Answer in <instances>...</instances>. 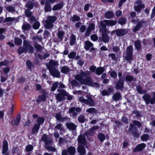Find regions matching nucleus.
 Instances as JSON below:
<instances>
[{
  "mask_svg": "<svg viewBox=\"0 0 155 155\" xmlns=\"http://www.w3.org/2000/svg\"><path fill=\"white\" fill-rule=\"evenodd\" d=\"M58 65L57 61L53 60L50 61L48 64H46L47 68L49 70L51 75L57 78H59L60 76V72L55 67Z\"/></svg>",
  "mask_w": 155,
  "mask_h": 155,
  "instance_id": "obj_1",
  "label": "nucleus"
},
{
  "mask_svg": "<svg viewBox=\"0 0 155 155\" xmlns=\"http://www.w3.org/2000/svg\"><path fill=\"white\" fill-rule=\"evenodd\" d=\"M133 123V124L130 123V124L127 134H132L134 137L138 138L140 135L135 126L140 128L142 127V124L139 121L136 120H134Z\"/></svg>",
  "mask_w": 155,
  "mask_h": 155,
  "instance_id": "obj_2",
  "label": "nucleus"
},
{
  "mask_svg": "<svg viewBox=\"0 0 155 155\" xmlns=\"http://www.w3.org/2000/svg\"><path fill=\"white\" fill-rule=\"evenodd\" d=\"M90 72L87 71L86 72L82 71L80 74H76L75 76V79L78 81L81 84H86L87 80H89L90 77H87L89 75Z\"/></svg>",
  "mask_w": 155,
  "mask_h": 155,
  "instance_id": "obj_3",
  "label": "nucleus"
},
{
  "mask_svg": "<svg viewBox=\"0 0 155 155\" xmlns=\"http://www.w3.org/2000/svg\"><path fill=\"white\" fill-rule=\"evenodd\" d=\"M24 47H20L18 49V53L21 55L24 52L26 53L28 51L29 53L32 54L34 52V48L26 40L23 41Z\"/></svg>",
  "mask_w": 155,
  "mask_h": 155,
  "instance_id": "obj_4",
  "label": "nucleus"
},
{
  "mask_svg": "<svg viewBox=\"0 0 155 155\" xmlns=\"http://www.w3.org/2000/svg\"><path fill=\"white\" fill-rule=\"evenodd\" d=\"M57 19L56 17L55 16H49L47 17V19L45 21V24L44 27L47 29H51L53 27V23H54Z\"/></svg>",
  "mask_w": 155,
  "mask_h": 155,
  "instance_id": "obj_5",
  "label": "nucleus"
},
{
  "mask_svg": "<svg viewBox=\"0 0 155 155\" xmlns=\"http://www.w3.org/2000/svg\"><path fill=\"white\" fill-rule=\"evenodd\" d=\"M57 91L59 92L56 96V98L57 100L59 101H61L66 99L65 96H68V93L64 89L58 88Z\"/></svg>",
  "mask_w": 155,
  "mask_h": 155,
  "instance_id": "obj_6",
  "label": "nucleus"
},
{
  "mask_svg": "<svg viewBox=\"0 0 155 155\" xmlns=\"http://www.w3.org/2000/svg\"><path fill=\"white\" fill-rule=\"evenodd\" d=\"M133 49L132 46L130 45L127 47L125 59L130 64L131 63V61L133 60Z\"/></svg>",
  "mask_w": 155,
  "mask_h": 155,
  "instance_id": "obj_7",
  "label": "nucleus"
},
{
  "mask_svg": "<svg viewBox=\"0 0 155 155\" xmlns=\"http://www.w3.org/2000/svg\"><path fill=\"white\" fill-rule=\"evenodd\" d=\"M142 98L146 104L150 103L153 105L155 104V92L153 93L152 97L149 94H146L142 97Z\"/></svg>",
  "mask_w": 155,
  "mask_h": 155,
  "instance_id": "obj_8",
  "label": "nucleus"
},
{
  "mask_svg": "<svg viewBox=\"0 0 155 155\" xmlns=\"http://www.w3.org/2000/svg\"><path fill=\"white\" fill-rule=\"evenodd\" d=\"M76 153V149L74 146L69 147L67 150L64 149L62 150V155H75Z\"/></svg>",
  "mask_w": 155,
  "mask_h": 155,
  "instance_id": "obj_9",
  "label": "nucleus"
},
{
  "mask_svg": "<svg viewBox=\"0 0 155 155\" xmlns=\"http://www.w3.org/2000/svg\"><path fill=\"white\" fill-rule=\"evenodd\" d=\"M127 31L126 29L120 28L116 29L111 31L112 34L115 33L117 37H121L127 34Z\"/></svg>",
  "mask_w": 155,
  "mask_h": 155,
  "instance_id": "obj_10",
  "label": "nucleus"
},
{
  "mask_svg": "<svg viewBox=\"0 0 155 155\" xmlns=\"http://www.w3.org/2000/svg\"><path fill=\"white\" fill-rule=\"evenodd\" d=\"M94 45L89 40H87L84 41V48L87 50H90L91 51H95V48L93 47Z\"/></svg>",
  "mask_w": 155,
  "mask_h": 155,
  "instance_id": "obj_11",
  "label": "nucleus"
},
{
  "mask_svg": "<svg viewBox=\"0 0 155 155\" xmlns=\"http://www.w3.org/2000/svg\"><path fill=\"white\" fill-rule=\"evenodd\" d=\"M95 25L93 23H89L86 31L85 32L84 36L85 37H88L91 34V31L94 30Z\"/></svg>",
  "mask_w": 155,
  "mask_h": 155,
  "instance_id": "obj_12",
  "label": "nucleus"
},
{
  "mask_svg": "<svg viewBox=\"0 0 155 155\" xmlns=\"http://www.w3.org/2000/svg\"><path fill=\"white\" fill-rule=\"evenodd\" d=\"M146 23V21L143 20L138 22L133 29V32H136L139 31L144 26L143 25L145 24Z\"/></svg>",
  "mask_w": 155,
  "mask_h": 155,
  "instance_id": "obj_13",
  "label": "nucleus"
},
{
  "mask_svg": "<svg viewBox=\"0 0 155 155\" xmlns=\"http://www.w3.org/2000/svg\"><path fill=\"white\" fill-rule=\"evenodd\" d=\"M146 144L144 143H141L137 145L133 150L134 153L141 152L145 148Z\"/></svg>",
  "mask_w": 155,
  "mask_h": 155,
  "instance_id": "obj_14",
  "label": "nucleus"
},
{
  "mask_svg": "<svg viewBox=\"0 0 155 155\" xmlns=\"http://www.w3.org/2000/svg\"><path fill=\"white\" fill-rule=\"evenodd\" d=\"M81 111V109L79 107H72L70 108L69 110V113L72 114L74 116H77L78 113L80 112Z\"/></svg>",
  "mask_w": 155,
  "mask_h": 155,
  "instance_id": "obj_15",
  "label": "nucleus"
},
{
  "mask_svg": "<svg viewBox=\"0 0 155 155\" xmlns=\"http://www.w3.org/2000/svg\"><path fill=\"white\" fill-rule=\"evenodd\" d=\"M107 20L101 21L100 22L101 27L100 28L99 31L101 32H107L108 31L107 28L106 26L107 25Z\"/></svg>",
  "mask_w": 155,
  "mask_h": 155,
  "instance_id": "obj_16",
  "label": "nucleus"
},
{
  "mask_svg": "<svg viewBox=\"0 0 155 155\" xmlns=\"http://www.w3.org/2000/svg\"><path fill=\"white\" fill-rule=\"evenodd\" d=\"M124 79L122 78H120L116 83L115 88L117 89L121 90L124 88Z\"/></svg>",
  "mask_w": 155,
  "mask_h": 155,
  "instance_id": "obj_17",
  "label": "nucleus"
},
{
  "mask_svg": "<svg viewBox=\"0 0 155 155\" xmlns=\"http://www.w3.org/2000/svg\"><path fill=\"white\" fill-rule=\"evenodd\" d=\"M86 97L87 99H85L83 103L87 105L88 104L91 106H94V103L91 96L87 95L86 96Z\"/></svg>",
  "mask_w": 155,
  "mask_h": 155,
  "instance_id": "obj_18",
  "label": "nucleus"
},
{
  "mask_svg": "<svg viewBox=\"0 0 155 155\" xmlns=\"http://www.w3.org/2000/svg\"><path fill=\"white\" fill-rule=\"evenodd\" d=\"M85 135H80L78 138V142L81 144L85 145L87 143V141Z\"/></svg>",
  "mask_w": 155,
  "mask_h": 155,
  "instance_id": "obj_19",
  "label": "nucleus"
},
{
  "mask_svg": "<svg viewBox=\"0 0 155 155\" xmlns=\"http://www.w3.org/2000/svg\"><path fill=\"white\" fill-rule=\"evenodd\" d=\"M87 83L86 85L91 86L93 87L98 88L100 87L99 84L97 82H93L91 78L90 77L89 80H87Z\"/></svg>",
  "mask_w": 155,
  "mask_h": 155,
  "instance_id": "obj_20",
  "label": "nucleus"
},
{
  "mask_svg": "<svg viewBox=\"0 0 155 155\" xmlns=\"http://www.w3.org/2000/svg\"><path fill=\"white\" fill-rule=\"evenodd\" d=\"M102 33L101 36L102 41L105 43H108L110 40V37L107 34L108 31L107 32H101Z\"/></svg>",
  "mask_w": 155,
  "mask_h": 155,
  "instance_id": "obj_21",
  "label": "nucleus"
},
{
  "mask_svg": "<svg viewBox=\"0 0 155 155\" xmlns=\"http://www.w3.org/2000/svg\"><path fill=\"white\" fill-rule=\"evenodd\" d=\"M8 143L6 140H4L3 142V150L2 153L3 154H5L8 150Z\"/></svg>",
  "mask_w": 155,
  "mask_h": 155,
  "instance_id": "obj_22",
  "label": "nucleus"
},
{
  "mask_svg": "<svg viewBox=\"0 0 155 155\" xmlns=\"http://www.w3.org/2000/svg\"><path fill=\"white\" fill-rule=\"evenodd\" d=\"M67 128L69 130L74 131L76 129L77 126L74 123L72 122L67 123L66 124Z\"/></svg>",
  "mask_w": 155,
  "mask_h": 155,
  "instance_id": "obj_23",
  "label": "nucleus"
},
{
  "mask_svg": "<svg viewBox=\"0 0 155 155\" xmlns=\"http://www.w3.org/2000/svg\"><path fill=\"white\" fill-rule=\"evenodd\" d=\"M64 5L63 2H61L58 4L54 5L52 9L54 11L60 9L63 7Z\"/></svg>",
  "mask_w": 155,
  "mask_h": 155,
  "instance_id": "obj_24",
  "label": "nucleus"
},
{
  "mask_svg": "<svg viewBox=\"0 0 155 155\" xmlns=\"http://www.w3.org/2000/svg\"><path fill=\"white\" fill-rule=\"evenodd\" d=\"M21 120V118L20 115H18L17 116L16 120L14 119L11 121V123L12 125L13 126H18L20 121Z\"/></svg>",
  "mask_w": 155,
  "mask_h": 155,
  "instance_id": "obj_25",
  "label": "nucleus"
},
{
  "mask_svg": "<svg viewBox=\"0 0 155 155\" xmlns=\"http://www.w3.org/2000/svg\"><path fill=\"white\" fill-rule=\"evenodd\" d=\"M125 80L127 82H131L132 81L135 82L137 81V80L136 77L134 78L132 76L127 75L126 76Z\"/></svg>",
  "mask_w": 155,
  "mask_h": 155,
  "instance_id": "obj_26",
  "label": "nucleus"
},
{
  "mask_svg": "<svg viewBox=\"0 0 155 155\" xmlns=\"http://www.w3.org/2000/svg\"><path fill=\"white\" fill-rule=\"evenodd\" d=\"M41 140L45 142V146L51 143V141L48 140V136L46 134H43L41 138Z\"/></svg>",
  "mask_w": 155,
  "mask_h": 155,
  "instance_id": "obj_27",
  "label": "nucleus"
},
{
  "mask_svg": "<svg viewBox=\"0 0 155 155\" xmlns=\"http://www.w3.org/2000/svg\"><path fill=\"white\" fill-rule=\"evenodd\" d=\"M70 45H73L76 43V37L75 35L74 34H72L71 35V37H70Z\"/></svg>",
  "mask_w": 155,
  "mask_h": 155,
  "instance_id": "obj_28",
  "label": "nucleus"
},
{
  "mask_svg": "<svg viewBox=\"0 0 155 155\" xmlns=\"http://www.w3.org/2000/svg\"><path fill=\"white\" fill-rule=\"evenodd\" d=\"M40 126L35 124L32 129L31 133L34 134H37L39 131Z\"/></svg>",
  "mask_w": 155,
  "mask_h": 155,
  "instance_id": "obj_29",
  "label": "nucleus"
},
{
  "mask_svg": "<svg viewBox=\"0 0 155 155\" xmlns=\"http://www.w3.org/2000/svg\"><path fill=\"white\" fill-rule=\"evenodd\" d=\"M84 145H80L78 146L77 151L78 153H86V150Z\"/></svg>",
  "mask_w": 155,
  "mask_h": 155,
  "instance_id": "obj_30",
  "label": "nucleus"
},
{
  "mask_svg": "<svg viewBox=\"0 0 155 155\" xmlns=\"http://www.w3.org/2000/svg\"><path fill=\"white\" fill-rule=\"evenodd\" d=\"M105 71V68L104 67H99L97 68L95 74L99 75L102 74Z\"/></svg>",
  "mask_w": 155,
  "mask_h": 155,
  "instance_id": "obj_31",
  "label": "nucleus"
},
{
  "mask_svg": "<svg viewBox=\"0 0 155 155\" xmlns=\"http://www.w3.org/2000/svg\"><path fill=\"white\" fill-rule=\"evenodd\" d=\"M26 65L27 69L31 71L32 68L35 67L34 64L31 61V60L28 59L26 61Z\"/></svg>",
  "mask_w": 155,
  "mask_h": 155,
  "instance_id": "obj_32",
  "label": "nucleus"
},
{
  "mask_svg": "<svg viewBox=\"0 0 155 155\" xmlns=\"http://www.w3.org/2000/svg\"><path fill=\"white\" fill-rule=\"evenodd\" d=\"M134 46L138 51H140L141 49V41L140 40L138 39L134 43Z\"/></svg>",
  "mask_w": 155,
  "mask_h": 155,
  "instance_id": "obj_33",
  "label": "nucleus"
},
{
  "mask_svg": "<svg viewBox=\"0 0 155 155\" xmlns=\"http://www.w3.org/2000/svg\"><path fill=\"white\" fill-rule=\"evenodd\" d=\"M64 34L65 33L64 31L58 30L57 34L58 39H59L61 41H62L63 40Z\"/></svg>",
  "mask_w": 155,
  "mask_h": 155,
  "instance_id": "obj_34",
  "label": "nucleus"
},
{
  "mask_svg": "<svg viewBox=\"0 0 155 155\" xmlns=\"http://www.w3.org/2000/svg\"><path fill=\"white\" fill-rule=\"evenodd\" d=\"M46 100V95L45 94L39 95L38 97V99L36 100L37 102L40 103L41 101H45Z\"/></svg>",
  "mask_w": 155,
  "mask_h": 155,
  "instance_id": "obj_35",
  "label": "nucleus"
},
{
  "mask_svg": "<svg viewBox=\"0 0 155 155\" xmlns=\"http://www.w3.org/2000/svg\"><path fill=\"white\" fill-rule=\"evenodd\" d=\"M145 6L142 5H137L134 6V10L137 13L141 12L142 9L145 7Z\"/></svg>",
  "mask_w": 155,
  "mask_h": 155,
  "instance_id": "obj_36",
  "label": "nucleus"
},
{
  "mask_svg": "<svg viewBox=\"0 0 155 155\" xmlns=\"http://www.w3.org/2000/svg\"><path fill=\"white\" fill-rule=\"evenodd\" d=\"M97 138L101 142H103L105 140V136L103 133L100 132L98 134Z\"/></svg>",
  "mask_w": 155,
  "mask_h": 155,
  "instance_id": "obj_37",
  "label": "nucleus"
},
{
  "mask_svg": "<svg viewBox=\"0 0 155 155\" xmlns=\"http://www.w3.org/2000/svg\"><path fill=\"white\" fill-rule=\"evenodd\" d=\"M121 97V95L119 92L115 93L113 96V98L115 101H119Z\"/></svg>",
  "mask_w": 155,
  "mask_h": 155,
  "instance_id": "obj_38",
  "label": "nucleus"
},
{
  "mask_svg": "<svg viewBox=\"0 0 155 155\" xmlns=\"http://www.w3.org/2000/svg\"><path fill=\"white\" fill-rule=\"evenodd\" d=\"M37 122L36 124L40 126L42 125L45 121V118L43 117H38L36 120Z\"/></svg>",
  "mask_w": 155,
  "mask_h": 155,
  "instance_id": "obj_39",
  "label": "nucleus"
},
{
  "mask_svg": "<svg viewBox=\"0 0 155 155\" xmlns=\"http://www.w3.org/2000/svg\"><path fill=\"white\" fill-rule=\"evenodd\" d=\"M114 14L112 12H106L104 15V17L106 18L110 19L114 17Z\"/></svg>",
  "mask_w": 155,
  "mask_h": 155,
  "instance_id": "obj_40",
  "label": "nucleus"
},
{
  "mask_svg": "<svg viewBox=\"0 0 155 155\" xmlns=\"http://www.w3.org/2000/svg\"><path fill=\"white\" fill-rule=\"evenodd\" d=\"M32 39L33 40V42L35 44H36V43H37V42L36 41L37 39H38L40 42H41L42 40V38L41 36L36 35L32 37Z\"/></svg>",
  "mask_w": 155,
  "mask_h": 155,
  "instance_id": "obj_41",
  "label": "nucleus"
},
{
  "mask_svg": "<svg viewBox=\"0 0 155 155\" xmlns=\"http://www.w3.org/2000/svg\"><path fill=\"white\" fill-rule=\"evenodd\" d=\"M126 19L124 17H121L118 20V23L121 25H124L126 24Z\"/></svg>",
  "mask_w": 155,
  "mask_h": 155,
  "instance_id": "obj_42",
  "label": "nucleus"
},
{
  "mask_svg": "<svg viewBox=\"0 0 155 155\" xmlns=\"http://www.w3.org/2000/svg\"><path fill=\"white\" fill-rule=\"evenodd\" d=\"M94 132L91 128L84 133V135L87 138L88 136L93 137L94 135Z\"/></svg>",
  "mask_w": 155,
  "mask_h": 155,
  "instance_id": "obj_43",
  "label": "nucleus"
},
{
  "mask_svg": "<svg viewBox=\"0 0 155 155\" xmlns=\"http://www.w3.org/2000/svg\"><path fill=\"white\" fill-rule=\"evenodd\" d=\"M45 11L46 12H51V6L50 4L48 2L45 3Z\"/></svg>",
  "mask_w": 155,
  "mask_h": 155,
  "instance_id": "obj_44",
  "label": "nucleus"
},
{
  "mask_svg": "<svg viewBox=\"0 0 155 155\" xmlns=\"http://www.w3.org/2000/svg\"><path fill=\"white\" fill-rule=\"evenodd\" d=\"M106 21L107 22V25L109 26H112L114 25L117 22V21L113 20H107Z\"/></svg>",
  "mask_w": 155,
  "mask_h": 155,
  "instance_id": "obj_45",
  "label": "nucleus"
},
{
  "mask_svg": "<svg viewBox=\"0 0 155 155\" xmlns=\"http://www.w3.org/2000/svg\"><path fill=\"white\" fill-rule=\"evenodd\" d=\"M34 4L31 1H28L26 5V6L30 10L32 9L34 7Z\"/></svg>",
  "mask_w": 155,
  "mask_h": 155,
  "instance_id": "obj_46",
  "label": "nucleus"
},
{
  "mask_svg": "<svg viewBox=\"0 0 155 155\" xmlns=\"http://www.w3.org/2000/svg\"><path fill=\"white\" fill-rule=\"evenodd\" d=\"M136 89L138 93L140 94H143L146 92V91L143 90L142 87L140 85L137 86Z\"/></svg>",
  "mask_w": 155,
  "mask_h": 155,
  "instance_id": "obj_47",
  "label": "nucleus"
},
{
  "mask_svg": "<svg viewBox=\"0 0 155 155\" xmlns=\"http://www.w3.org/2000/svg\"><path fill=\"white\" fill-rule=\"evenodd\" d=\"M31 26L27 22H26L25 24H23L22 27V29L24 31L29 30Z\"/></svg>",
  "mask_w": 155,
  "mask_h": 155,
  "instance_id": "obj_48",
  "label": "nucleus"
},
{
  "mask_svg": "<svg viewBox=\"0 0 155 155\" xmlns=\"http://www.w3.org/2000/svg\"><path fill=\"white\" fill-rule=\"evenodd\" d=\"M140 138L142 141H147L150 139V136L147 134H144L141 136Z\"/></svg>",
  "mask_w": 155,
  "mask_h": 155,
  "instance_id": "obj_49",
  "label": "nucleus"
},
{
  "mask_svg": "<svg viewBox=\"0 0 155 155\" xmlns=\"http://www.w3.org/2000/svg\"><path fill=\"white\" fill-rule=\"evenodd\" d=\"M80 20V17L76 15H73V16L70 18V20L72 22L79 21Z\"/></svg>",
  "mask_w": 155,
  "mask_h": 155,
  "instance_id": "obj_50",
  "label": "nucleus"
},
{
  "mask_svg": "<svg viewBox=\"0 0 155 155\" xmlns=\"http://www.w3.org/2000/svg\"><path fill=\"white\" fill-rule=\"evenodd\" d=\"M78 121L81 123H83L85 121V117L84 115L81 114L78 118Z\"/></svg>",
  "mask_w": 155,
  "mask_h": 155,
  "instance_id": "obj_51",
  "label": "nucleus"
},
{
  "mask_svg": "<svg viewBox=\"0 0 155 155\" xmlns=\"http://www.w3.org/2000/svg\"><path fill=\"white\" fill-rule=\"evenodd\" d=\"M69 71V68L67 66H64L61 68V72L64 74H66Z\"/></svg>",
  "mask_w": 155,
  "mask_h": 155,
  "instance_id": "obj_52",
  "label": "nucleus"
},
{
  "mask_svg": "<svg viewBox=\"0 0 155 155\" xmlns=\"http://www.w3.org/2000/svg\"><path fill=\"white\" fill-rule=\"evenodd\" d=\"M14 43L16 45H21L22 43V40L19 38H15L14 39Z\"/></svg>",
  "mask_w": 155,
  "mask_h": 155,
  "instance_id": "obj_53",
  "label": "nucleus"
},
{
  "mask_svg": "<svg viewBox=\"0 0 155 155\" xmlns=\"http://www.w3.org/2000/svg\"><path fill=\"white\" fill-rule=\"evenodd\" d=\"M58 85V82L56 81L54 82L52 84V86L51 88V91H54L57 89Z\"/></svg>",
  "mask_w": 155,
  "mask_h": 155,
  "instance_id": "obj_54",
  "label": "nucleus"
},
{
  "mask_svg": "<svg viewBox=\"0 0 155 155\" xmlns=\"http://www.w3.org/2000/svg\"><path fill=\"white\" fill-rule=\"evenodd\" d=\"M5 8L8 12H13L15 11V9L14 7L10 5L6 6L5 7Z\"/></svg>",
  "mask_w": 155,
  "mask_h": 155,
  "instance_id": "obj_55",
  "label": "nucleus"
},
{
  "mask_svg": "<svg viewBox=\"0 0 155 155\" xmlns=\"http://www.w3.org/2000/svg\"><path fill=\"white\" fill-rule=\"evenodd\" d=\"M34 46L37 51H39L40 52L42 51V48L41 45L38 44L37 43H36V44H35Z\"/></svg>",
  "mask_w": 155,
  "mask_h": 155,
  "instance_id": "obj_56",
  "label": "nucleus"
},
{
  "mask_svg": "<svg viewBox=\"0 0 155 155\" xmlns=\"http://www.w3.org/2000/svg\"><path fill=\"white\" fill-rule=\"evenodd\" d=\"M76 53L75 51L70 52L68 54V57L70 59H73L76 57Z\"/></svg>",
  "mask_w": 155,
  "mask_h": 155,
  "instance_id": "obj_57",
  "label": "nucleus"
},
{
  "mask_svg": "<svg viewBox=\"0 0 155 155\" xmlns=\"http://www.w3.org/2000/svg\"><path fill=\"white\" fill-rule=\"evenodd\" d=\"M25 14L27 17L29 18L32 15V12L28 9H26L25 11Z\"/></svg>",
  "mask_w": 155,
  "mask_h": 155,
  "instance_id": "obj_58",
  "label": "nucleus"
},
{
  "mask_svg": "<svg viewBox=\"0 0 155 155\" xmlns=\"http://www.w3.org/2000/svg\"><path fill=\"white\" fill-rule=\"evenodd\" d=\"M55 129L59 130L60 131H62L64 130V127L61 124H58L55 127Z\"/></svg>",
  "mask_w": 155,
  "mask_h": 155,
  "instance_id": "obj_59",
  "label": "nucleus"
},
{
  "mask_svg": "<svg viewBox=\"0 0 155 155\" xmlns=\"http://www.w3.org/2000/svg\"><path fill=\"white\" fill-rule=\"evenodd\" d=\"M50 35V32L48 31L45 30L43 34V38L47 39Z\"/></svg>",
  "mask_w": 155,
  "mask_h": 155,
  "instance_id": "obj_60",
  "label": "nucleus"
},
{
  "mask_svg": "<svg viewBox=\"0 0 155 155\" xmlns=\"http://www.w3.org/2000/svg\"><path fill=\"white\" fill-rule=\"evenodd\" d=\"M14 19L13 18L8 17H6L4 20L3 23H4L6 22H10L13 21Z\"/></svg>",
  "mask_w": 155,
  "mask_h": 155,
  "instance_id": "obj_61",
  "label": "nucleus"
},
{
  "mask_svg": "<svg viewBox=\"0 0 155 155\" xmlns=\"http://www.w3.org/2000/svg\"><path fill=\"white\" fill-rule=\"evenodd\" d=\"M110 75L111 77L114 79H116L117 77V73L114 71H111L110 73Z\"/></svg>",
  "mask_w": 155,
  "mask_h": 155,
  "instance_id": "obj_62",
  "label": "nucleus"
},
{
  "mask_svg": "<svg viewBox=\"0 0 155 155\" xmlns=\"http://www.w3.org/2000/svg\"><path fill=\"white\" fill-rule=\"evenodd\" d=\"M108 56L109 57H110L112 60L114 61H117V58L116 54L114 53H111L108 54Z\"/></svg>",
  "mask_w": 155,
  "mask_h": 155,
  "instance_id": "obj_63",
  "label": "nucleus"
},
{
  "mask_svg": "<svg viewBox=\"0 0 155 155\" xmlns=\"http://www.w3.org/2000/svg\"><path fill=\"white\" fill-rule=\"evenodd\" d=\"M25 149L27 152H29L33 150V147L31 145H28L26 147Z\"/></svg>",
  "mask_w": 155,
  "mask_h": 155,
  "instance_id": "obj_64",
  "label": "nucleus"
}]
</instances>
